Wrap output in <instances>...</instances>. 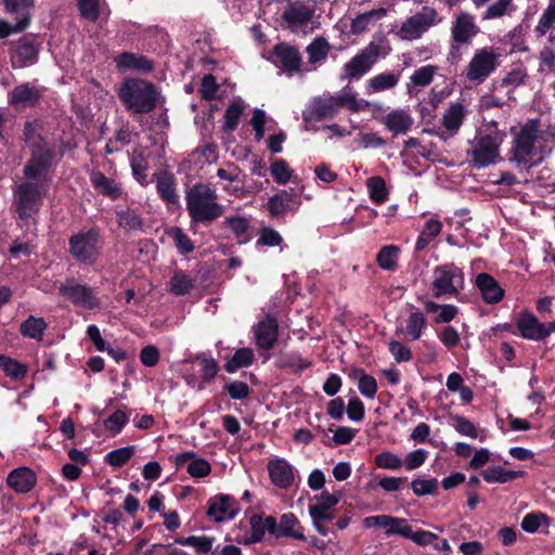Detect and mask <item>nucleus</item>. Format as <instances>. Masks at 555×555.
<instances>
[{"mask_svg": "<svg viewBox=\"0 0 555 555\" xmlns=\"http://www.w3.org/2000/svg\"><path fill=\"white\" fill-rule=\"evenodd\" d=\"M314 4H306L301 0L291 1L284 8L282 20L289 27L307 25L314 16Z\"/></svg>", "mask_w": 555, "mask_h": 555, "instance_id": "21", "label": "nucleus"}, {"mask_svg": "<svg viewBox=\"0 0 555 555\" xmlns=\"http://www.w3.org/2000/svg\"><path fill=\"white\" fill-rule=\"evenodd\" d=\"M311 365V361L302 359L297 351L280 353L275 359V366L278 369H291L296 374L301 373Z\"/></svg>", "mask_w": 555, "mask_h": 555, "instance_id": "35", "label": "nucleus"}, {"mask_svg": "<svg viewBox=\"0 0 555 555\" xmlns=\"http://www.w3.org/2000/svg\"><path fill=\"white\" fill-rule=\"evenodd\" d=\"M245 105L242 100H234L232 101L225 112H224V124H223V131L227 133H231L237 129V126L240 124L241 117L244 113Z\"/></svg>", "mask_w": 555, "mask_h": 555, "instance_id": "42", "label": "nucleus"}, {"mask_svg": "<svg viewBox=\"0 0 555 555\" xmlns=\"http://www.w3.org/2000/svg\"><path fill=\"white\" fill-rule=\"evenodd\" d=\"M475 286L479 291L482 300L488 305L499 304L504 298V288L487 272H481L476 275Z\"/></svg>", "mask_w": 555, "mask_h": 555, "instance_id": "23", "label": "nucleus"}, {"mask_svg": "<svg viewBox=\"0 0 555 555\" xmlns=\"http://www.w3.org/2000/svg\"><path fill=\"white\" fill-rule=\"evenodd\" d=\"M437 11L430 7H423L420 12L403 23L401 30L410 37L418 38L430 26L437 24Z\"/></svg>", "mask_w": 555, "mask_h": 555, "instance_id": "20", "label": "nucleus"}, {"mask_svg": "<svg viewBox=\"0 0 555 555\" xmlns=\"http://www.w3.org/2000/svg\"><path fill=\"white\" fill-rule=\"evenodd\" d=\"M340 498L324 490L318 498V503L309 505V515L311 518L317 519H334L335 514L332 512Z\"/></svg>", "mask_w": 555, "mask_h": 555, "instance_id": "32", "label": "nucleus"}, {"mask_svg": "<svg viewBox=\"0 0 555 555\" xmlns=\"http://www.w3.org/2000/svg\"><path fill=\"white\" fill-rule=\"evenodd\" d=\"M498 66V55L491 48H482L475 52L466 72L469 81L481 82L488 78Z\"/></svg>", "mask_w": 555, "mask_h": 555, "instance_id": "14", "label": "nucleus"}, {"mask_svg": "<svg viewBox=\"0 0 555 555\" xmlns=\"http://www.w3.org/2000/svg\"><path fill=\"white\" fill-rule=\"evenodd\" d=\"M366 186L369 190L370 198L375 204H383L388 199L389 192L386 186L385 180L380 176H373L367 179Z\"/></svg>", "mask_w": 555, "mask_h": 555, "instance_id": "52", "label": "nucleus"}, {"mask_svg": "<svg viewBox=\"0 0 555 555\" xmlns=\"http://www.w3.org/2000/svg\"><path fill=\"white\" fill-rule=\"evenodd\" d=\"M42 128L43 124L40 119L27 120L24 124L23 140L28 150L49 143L41 133Z\"/></svg>", "mask_w": 555, "mask_h": 555, "instance_id": "36", "label": "nucleus"}, {"mask_svg": "<svg viewBox=\"0 0 555 555\" xmlns=\"http://www.w3.org/2000/svg\"><path fill=\"white\" fill-rule=\"evenodd\" d=\"M185 203L191 225H209L224 214L223 206L218 203L216 191L202 182L195 183L186 191Z\"/></svg>", "mask_w": 555, "mask_h": 555, "instance_id": "1", "label": "nucleus"}, {"mask_svg": "<svg viewBox=\"0 0 555 555\" xmlns=\"http://www.w3.org/2000/svg\"><path fill=\"white\" fill-rule=\"evenodd\" d=\"M116 221L118 225L127 231H142L143 219L133 209H125L116 211Z\"/></svg>", "mask_w": 555, "mask_h": 555, "instance_id": "48", "label": "nucleus"}, {"mask_svg": "<svg viewBox=\"0 0 555 555\" xmlns=\"http://www.w3.org/2000/svg\"><path fill=\"white\" fill-rule=\"evenodd\" d=\"M274 537L276 539L287 537L298 541L307 540L304 533V528L300 526L299 520L294 513H286L281 516L280 524L276 522Z\"/></svg>", "mask_w": 555, "mask_h": 555, "instance_id": "31", "label": "nucleus"}, {"mask_svg": "<svg viewBox=\"0 0 555 555\" xmlns=\"http://www.w3.org/2000/svg\"><path fill=\"white\" fill-rule=\"evenodd\" d=\"M48 327V323L43 318H37L34 315H29L25 321L22 322L20 326V333L22 336L42 340L44 331Z\"/></svg>", "mask_w": 555, "mask_h": 555, "instance_id": "41", "label": "nucleus"}, {"mask_svg": "<svg viewBox=\"0 0 555 555\" xmlns=\"http://www.w3.org/2000/svg\"><path fill=\"white\" fill-rule=\"evenodd\" d=\"M59 295L75 307L88 310L99 309L101 301L94 288L87 284L79 283L75 278H67L59 286Z\"/></svg>", "mask_w": 555, "mask_h": 555, "instance_id": "9", "label": "nucleus"}, {"mask_svg": "<svg viewBox=\"0 0 555 555\" xmlns=\"http://www.w3.org/2000/svg\"><path fill=\"white\" fill-rule=\"evenodd\" d=\"M4 12L16 22L26 18L27 26L31 23V11L35 8L34 0H1Z\"/></svg>", "mask_w": 555, "mask_h": 555, "instance_id": "33", "label": "nucleus"}, {"mask_svg": "<svg viewBox=\"0 0 555 555\" xmlns=\"http://www.w3.org/2000/svg\"><path fill=\"white\" fill-rule=\"evenodd\" d=\"M39 36L28 34L12 42L10 60L13 68H24L36 64L39 60Z\"/></svg>", "mask_w": 555, "mask_h": 555, "instance_id": "10", "label": "nucleus"}, {"mask_svg": "<svg viewBox=\"0 0 555 555\" xmlns=\"http://www.w3.org/2000/svg\"><path fill=\"white\" fill-rule=\"evenodd\" d=\"M442 229V223L439 220L430 219L425 224L415 243V250H424L429 243L437 237Z\"/></svg>", "mask_w": 555, "mask_h": 555, "instance_id": "44", "label": "nucleus"}, {"mask_svg": "<svg viewBox=\"0 0 555 555\" xmlns=\"http://www.w3.org/2000/svg\"><path fill=\"white\" fill-rule=\"evenodd\" d=\"M201 365L202 380L204 383H211L219 372V365L214 358H206L198 356L196 358Z\"/></svg>", "mask_w": 555, "mask_h": 555, "instance_id": "63", "label": "nucleus"}, {"mask_svg": "<svg viewBox=\"0 0 555 555\" xmlns=\"http://www.w3.org/2000/svg\"><path fill=\"white\" fill-rule=\"evenodd\" d=\"M270 171L274 181L279 184H286L293 175L288 163L283 158L274 159L270 166Z\"/></svg>", "mask_w": 555, "mask_h": 555, "instance_id": "59", "label": "nucleus"}, {"mask_svg": "<svg viewBox=\"0 0 555 555\" xmlns=\"http://www.w3.org/2000/svg\"><path fill=\"white\" fill-rule=\"evenodd\" d=\"M240 512L233 495L219 493L208 499L206 515L216 522L233 519Z\"/></svg>", "mask_w": 555, "mask_h": 555, "instance_id": "16", "label": "nucleus"}, {"mask_svg": "<svg viewBox=\"0 0 555 555\" xmlns=\"http://www.w3.org/2000/svg\"><path fill=\"white\" fill-rule=\"evenodd\" d=\"M134 446L118 448L106 453L104 461L114 468L122 467L133 456Z\"/></svg>", "mask_w": 555, "mask_h": 555, "instance_id": "54", "label": "nucleus"}, {"mask_svg": "<svg viewBox=\"0 0 555 555\" xmlns=\"http://www.w3.org/2000/svg\"><path fill=\"white\" fill-rule=\"evenodd\" d=\"M542 522L548 524V516L541 512H531L524 516L520 527L528 533H534L539 530Z\"/></svg>", "mask_w": 555, "mask_h": 555, "instance_id": "60", "label": "nucleus"}, {"mask_svg": "<svg viewBox=\"0 0 555 555\" xmlns=\"http://www.w3.org/2000/svg\"><path fill=\"white\" fill-rule=\"evenodd\" d=\"M268 472L272 483L281 489H288L294 482L293 467L284 459L270 461Z\"/></svg>", "mask_w": 555, "mask_h": 555, "instance_id": "30", "label": "nucleus"}, {"mask_svg": "<svg viewBox=\"0 0 555 555\" xmlns=\"http://www.w3.org/2000/svg\"><path fill=\"white\" fill-rule=\"evenodd\" d=\"M215 542V537L209 535H190V537H177L175 539V543L183 546H192L194 547L198 553H209L211 552V555H217V548L212 551V545Z\"/></svg>", "mask_w": 555, "mask_h": 555, "instance_id": "39", "label": "nucleus"}, {"mask_svg": "<svg viewBox=\"0 0 555 555\" xmlns=\"http://www.w3.org/2000/svg\"><path fill=\"white\" fill-rule=\"evenodd\" d=\"M555 23V0H548L546 9L543 11L534 33L538 37L544 36Z\"/></svg>", "mask_w": 555, "mask_h": 555, "instance_id": "58", "label": "nucleus"}, {"mask_svg": "<svg viewBox=\"0 0 555 555\" xmlns=\"http://www.w3.org/2000/svg\"><path fill=\"white\" fill-rule=\"evenodd\" d=\"M0 367L7 376L15 380L23 379L28 372L27 365L4 354H0Z\"/></svg>", "mask_w": 555, "mask_h": 555, "instance_id": "50", "label": "nucleus"}, {"mask_svg": "<svg viewBox=\"0 0 555 555\" xmlns=\"http://www.w3.org/2000/svg\"><path fill=\"white\" fill-rule=\"evenodd\" d=\"M515 324L522 338L534 341H544L555 332V319L543 323L528 310H521L518 313Z\"/></svg>", "mask_w": 555, "mask_h": 555, "instance_id": "12", "label": "nucleus"}, {"mask_svg": "<svg viewBox=\"0 0 555 555\" xmlns=\"http://www.w3.org/2000/svg\"><path fill=\"white\" fill-rule=\"evenodd\" d=\"M194 287L193 280L184 271H176L169 281V291L176 296H184Z\"/></svg>", "mask_w": 555, "mask_h": 555, "instance_id": "51", "label": "nucleus"}, {"mask_svg": "<svg viewBox=\"0 0 555 555\" xmlns=\"http://www.w3.org/2000/svg\"><path fill=\"white\" fill-rule=\"evenodd\" d=\"M77 7L82 18L96 22L100 17V0H77Z\"/></svg>", "mask_w": 555, "mask_h": 555, "instance_id": "62", "label": "nucleus"}, {"mask_svg": "<svg viewBox=\"0 0 555 555\" xmlns=\"http://www.w3.org/2000/svg\"><path fill=\"white\" fill-rule=\"evenodd\" d=\"M479 27L476 25L473 15L467 12H461L451 27L452 40L457 44H468L478 34Z\"/></svg>", "mask_w": 555, "mask_h": 555, "instance_id": "24", "label": "nucleus"}, {"mask_svg": "<svg viewBox=\"0 0 555 555\" xmlns=\"http://www.w3.org/2000/svg\"><path fill=\"white\" fill-rule=\"evenodd\" d=\"M62 156L52 142L30 149L29 158L23 167L25 179L44 183Z\"/></svg>", "mask_w": 555, "mask_h": 555, "instance_id": "6", "label": "nucleus"}, {"mask_svg": "<svg viewBox=\"0 0 555 555\" xmlns=\"http://www.w3.org/2000/svg\"><path fill=\"white\" fill-rule=\"evenodd\" d=\"M90 183L98 194L117 201L122 194V188L115 179L106 177L101 170L90 172Z\"/></svg>", "mask_w": 555, "mask_h": 555, "instance_id": "27", "label": "nucleus"}, {"mask_svg": "<svg viewBox=\"0 0 555 555\" xmlns=\"http://www.w3.org/2000/svg\"><path fill=\"white\" fill-rule=\"evenodd\" d=\"M379 52V46L371 42L365 49L356 54L344 65L341 79H347L349 81L359 80L377 62Z\"/></svg>", "mask_w": 555, "mask_h": 555, "instance_id": "13", "label": "nucleus"}, {"mask_svg": "<svg viewBox=\"0 0 555 555\" xmlns=\"http://www.w3.org/2000/svg\"><path fill=\"white\" fill-rule=\"evenodd\" d=\"M47 190L44 183L27 179L13 189L12 209L21 225L37 224V216L43 205Z\"/></svg>", "mask_w": 555, "mask_h": 555, "instance_id": "3", "label": "nucleus"}, {"mask_svg": "<svg viewBox=\"0 0 555 555\" xmlns=\"http://www.w3.org/2000/svg\"><path fill=\"white\" fill-rule=\"evenodd\" d=\"M103 237L98 227H92L68 237V253L80 264L94 266L102 256Z\"/></svg>", "mask_w": 555, "mask_h": 555, "instance_id": "4", "label": "nucleus"}, {"mask_svg": "<svg viewBox=\"0 0 555 555\" xmlns=\"http://www.w3.org/2000/svg\"><path fill=\"white\" fill-rule=\"evenodd\" d=\"M173 463L178 468L188 464L186 472L194 478H204L211 472L210 463L203 457H196V453L192 451L178 453Z\"/></svg>", "mask_w": 555, "mask_h": 555, "instance_id": "25", "label": "nucleus"}, {"mask_svg": "<svg viewBox=\"0 0 555 555\" xmlns=\"http://www.w3.org/2000/svg\"><path fill=\"white\" fill-rule=\"evenodd\" d=\"M401 72L382 73L367 80V89L370 92H382L395 88L400 79Z\"/></svg>", "mask_w": 555, "mask_h": 555, "instance_id": "43", "label": "nucleus"}, {"mask_svg": "<svg viewBox=\"0 0 555 555\" xmlns=\"http://www.w3.org/2000/svg\"><path fill=\"white\" fill-rule=\"evenodd\" d=\"M331 46L324 37H317L306 48L310 64L326 60Z\"/></svg>", "mask_w": 555, "mask_h": 555, "instance_id": "47", "label": "nucleus"}, {"mask_svg": "<svg viewBox=\"0 0 555 555\" xmlns=\"http://www.w3.org/2000/svg\"><path fill=\"white\" fill-rule=\"evenodd\" d=\"M363 525L366 528H384L387 537L397 534L404 539L408 537L410 528L408 519L386 514L367 516L364 518Z\"/></svg>", "mask_w": 555, "mask_h": 555, "instance_id": "19", "label": "nucleus"}, {"mask_svg": "<svg viewBox=\"0 0 555 555\" xmlns=\"http://www.w3.org/2000/svg\"><path fill=\"white\" fill-rule=\"evenodd\" d=\"M427 325V320L424 313L420 310L410 313L406 319V335L411 336L413 340L418 339L422 336L423 330Z\"/></svg>", "mask_w": 555, "mask_h": 555, "instance_id": "55", "label": "nucleus"}, {"mask_svg": "<svg viewBox=\"0 0 555 555\" xmlns=\"http://www.w3.org/2000/svg\"><path fill=\"white\" fill-rule=\"evenodd\" d=\"M7 483L10 488H12L16 493H28L30 492L37 483L36 473L26 466H21L8 475Z\"/></svg>", "mask_w": 555, "mask_h": 555, "instance_id": "29", "label": "nucleus"}, {"mask_svg": "<svg viewBox=\"0 0 555 555\" xmlns=\"http://www.w3.org/2000/svg\"><path fill=\"white\" fill-rule=\"evenodd\" d=\"M222 224L228 227L237 238L240 243H245L249 240L248 231L250 229L249 220L241 216L227 217Z\"/></svg>", "mask_w": 555, "mask_h": 555, "instance_id": "45", "label": "nucleus"}, {"mask_svg": "<svg viewBox=\"0 0 555 555\" xmlns=\"http://www.w3.org/2000/svg\"><path fill=\"white\" fill-rule=\"evenodd\" d=\"M525 475L526 472L524 470H509L502 466H491L481 472L482 478L489 483H506L517 478H522Z\"/></svg>", "mask_w": 555, "mask_h": 555, "instance_id": "37", "label": "nucleus"}, {"mask_svg": "<svg viewBox=\"0 0 555 555\" xmlns=\"http://www.w3.org/2000/svg\"><path fill=\"white\" fill-rule=\"evenodd\" d=\"M128 423V416L126 412L117 409L113 414H111L104 422V427L106 430L112 433L113 435L119 434L122 428Z\"/></svg>", "mask_w": 555, "mask_h": 555, "instance_id": "64", "label": "nucleus"}, {"mask_svg": "<svg viewBox=\"0 0 555 555\" xmlns=\"http://www.w3.org/2000/svg\"><path fill=\"white\" fill-rule=\"evenodd\" d=\"M384 125L393 135H397L406 133L411 129L413 118L403 109H395L385 116Z\"/></svg>", "mask_w": 555, "mask_h": 555, "instance_id": "34", "label": "nucleus"}, {"mask_svg": "<svg viewBox=\"0 0 555 555\" xmlns=\"http://www.w3.org/2000/svg\"><path fill=\"white\" fill-rule=\"evenodd\" d=\"M130 167L134 180L139 182L142 186H146L150 183L146 175L149 163L142 151L133 152L132 157L130 159Z\"/></svg>", "mask_w": 555, "mask_h": 555, "instance_id": "46", "label": "nucleus"}, {"mask_svg": "<svg viewBox=\"0 0 555 555\" xmlns=\"http://www.w3.org/2000/svg\"><path fill=\"white\" fill-rule=\"evenodd\" d=\"M117 95L125 109L131 115L149 114L153 112L159 99L157 87L142 78H126Z\"/></svg>", "mask_w": 555, "mask_h": 555, "instance_id": "2", "label": "nucleus"}, {"mask_svg": "<svg viewBox=\"0 0 555 555\" xmlns=\"http://www.w3.org/2000/svg\"><path fill=\"white\" fill-rule=\"evenodd\" d=\"M270 54L269 60L288 77L308 70L302 68V56L296 46L284 41L278 42L273 46Z\"/></svg>", "mask_w": 555, "mask_h": 555, "instance_id": "11", "label": "nucleus"}, {"mask_svg": "<svg viewBox=\"0 0 555 555\" xmlns=\"http://www.w3.org/2000/svg\"><path fill=\"white\" fill-rule=\"evenodd\" d=\"M167 235L172 238L173 244L180 255H189L194 251L195 246L190 236L179 227H171L166 231Z\"/></svg>", "mask_w": 555, "mask_h": 555, "instance_id": "49", "label": "nucleus"}, {"mask_svg": "<svg viewBox=\"0 0 555 555\" xmlns=\"http://www.w3.org/2000/svg\"><path fill=\"white\" fill-rule=\"evenodd\" d=\"M338 113L333 96L315 98L304 114L306 121H322L331 119Z\"/></svg>", "mask_w": 555, "mask_h": 555, "instance_id": "28", "label": "nucleus"}, {"mask_svg": "<svg viewBox=\"0 0 555 555\" xmlns=\"http://www.w3.org/2000/svg\"><path fill=\"white\" fill-rule=\"evenodd\" d=\"M114 62L118 72L137 70L147 74L154 69V62L152 60L133 52H121L115 56Z\"/></svg>", "mask_w": 555, "mask_h": 555, "instance_id": "26", "label": "nucleus"}, {"mask_svg": "<svg viewBox=\"0 0 555 555\" xmlns=\"http://www.w3.org/2000/svg\"><path fill=\"white\" fill-rule=\"evenodd\" d=\"M267 209L270 218L284 219L287 212L296 211L298 208L292 206V204L284 202L278 196L272 195L269 197L267 203Z\"/></svg>", "mask_w": 555, "mask_h": 555, "instance_id": "57", "label": "nucleus"}, {"mask_svg": "<svg viewBox=\"0 0 555 555\" xmlns=\"http://www.w3.org/2000/svg\"><path fill=\"white\" fill-rule=\"evenodd\" d=\"M540 127V118H530L520 127L519 131H516V127L509 129L511 133L515 134L509 150V160L512 163L529 167L541 163L542 159L530 163V158L534 153L535 142L539 138Z\"/></svg>", "mask_w": 555, "mask_h": 555, "instance_id": "5", "label": "nucleus"}, {"mask_svg": "<svg viewBox=\"0 0 555 555\" xmlns=\"http://www.w3.org/2000/svg\"><path fill=\"white\" fill-rule=\"evenodd\" d=\"M43 96L42 88H38L30 82H23L15 86L8 94L9 104L16 111L27 107H37Z\"/></svg>", "mask_w": 555, "mask_h": 555, "instance_id": "17", "label": "nucleus"}, {"mask_svg": "<svg viewBox=\"0 0 555 555\" xmlns=\"http://www.w3.org/2000/svg\"><path fill=\"white\" fill-rule=\"evenodd\" d=\"M515 11V7L512 0H498L492 3L483 13V20H492L502 17L505 14H511Z\"/></svg>", "mask_w": 555, "mask_h": 555, "instance_id": "61", "label": "nucleus"}, {"mask_svg": "<svg viewBox=\"0 0 555 555\" xmlns=\"http://www.w3.org/2000/svg\"><path fill=\"white\" fill-rule=\"evenodd\" d=\"M156 181V192L159 198L168 206H179L180 197L177 193V179L173 173L160 170L153 175Z\"/></svg>", "mask_w": 555, "mask_h": 555, "instance_id": "22", "label": "nucleus"}, {"mask_svg": "<svg viewBox=\"0 0 555 555\" xmlns=\"http://www.w3.org/2000/svg\"><path fill=\"white\" fill-rule=\"evenodd\" d=\"M250 532L237 534L233 540L237 544L251 545L261 542L266 532L274 537L276 529V519L273 516H264L263 514H254L249 517Z\"/></svg>", "mask_w": 555, "mask_h": 555, "instance_id": "15", "label": "nucleus"}, {"mask_svg": "<svg viewBox=\"0 0 555 555\" xmlns=\"http://www.w3.org/2000/svg\"><path fill=\"white\" fill-rule=\"evenodd\" d=\"M386 15V10L380 8L377 10H372L370 12L362 13L358 15L351 23V30L354 34H361L365 31L369 27V24L374 20H379Z\"/></svg>", "mask_w": 555, "mask_h": 555, "instance_id": "56", "label": "nucleus"}, {"mask_svg": "<svg viewBox=\"0 0 555 555\" xmlns=\"http://www.w3.org/2000/svg\"><path fill=\"white\" fill-rule=\"evenodd\" d=\"M465 288V273L454 262H447L434 268L431 292L436 299L454 297L460 299Z\"/></svg>", "mask_w": 555, "mask_h": 555, "instance_id": "7", "label": "nucleus"}, {"mask_svg": "<svg viewBox=\"0 0 555 555\" xmlns=\"http://www.w3.org/2000/svg\"><path fill=\"white\" fill-rule=\"evenodd\" d=\"M400 248L396 245L383 246L376 256V262L384 270H395L397 267Z\"/></svg>", "mask_w": 555, "mask_h": 555, "instance_id": "53", "label": "nucleus"}, {"mask_svg": "<svg viewBox=\"0 0 555 555\" xmlns=\"http://www.w3.org/2000/svg\"><path fill=\"white\" fill-rule=\"evenodd\" d=\"M255 344L260 350H271L279 339V322L272 314H266L253 326Z\"/></svg>", "mask_w": 555, "mask_h": 555, "instance_id": "18", "label": "nucleus"}, {"mask_svg": "<svg viewBox=\"0 0 555 555\" xmlns=\"http://www.w3.org/2000/svg\"><path fill=\"white\" fill-rule=\"evenodd\" d=\"M505 135V132L500 131L481 135L474 149L467 152V156L472 158V166L481 169L494 164L500 158V146Z\"/></svg>", "mask_w": 555, "mask_h": 555, "instance_id": "8", "label": "nucleus"}, {"mask_svg": "<svg viewBox=\"0 0 555 555\" xmlns=\"http://www.w3.org/2000/svg\"><path fill=\"white\" fill-rule=\"evenodd\" d=\"M255 354L250 348H238L234 354L229 358L224 364L228 373H235L240 369L248 367L254 363Z\"/></svg>", "mask_w": 555, "mask_h": 555, "instance_id": "40", "label": "nucleus"}, {"mask_svg": "<svg viewBox=\"0 0 555 555\" xmlns=\"http://www.w3.org/2000/svg\"><path fill=\"white\" fill-rule=\"evenodd\" d=\"M465 117L464 106L461 103H452L442 116V126L453 135L461 128Z\"/></svg>", "mask_w": 555, "mask_h": 555, "instance_id": "38", "label": "nucleus"}]
</instances>
